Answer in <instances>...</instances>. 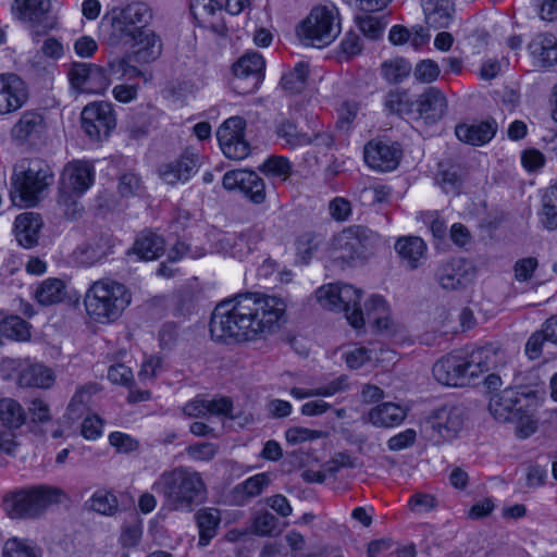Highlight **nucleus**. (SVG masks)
<instances>
[{"instance_id":"1","label":"nucleus","mask_w":557,"mask_h":557,"mask_svg":"<svg viewBox=\"0 0 557 557\" xmlns=\"http://www.w3.org/2000/svg\"><path fill=\"white\" fill-rule=\"evenodd\" d=\"M285 310L286 304L280 297L237 294L215 306L209 325L211 337L224 344L259 339L278 326Z\"/></svg>"},{"instance_id":"2","label":"nucleus","mask_w":557,"mask_h":557,"mask_svg":"<svg viewBox=\"0 0 557 557\" xmlns=\"http://www.w3.org/2000/svg\"><path fill=\"white\" fill-rule=\"evenodd\" d=\"M362 292L348 284H330L317 290L318 301L325 308L343 311L348 323L360 329L366 321L377 331L389 327V307L379 295L371 296L364 304L366 311L360 307Z\"/></svg>"},{"instance_id":"3","label":"nucleus","mask_w":557,"mask_h":557,"mask_svg":"<svg viewBox=\"0 0 557 557\" xmlns=\"http://www.w3.org/2000/svg\"><path fill=\"white\" fill-rule=\"evenodd\" d=\"M152 490L164 497L171 510L193 511L207 498V485L201 474L185 467L164 471L152 484Z\"/></svg>"},{"instance_id":"4","label":"nucleus","mask_w":557,"mask_h":557,"mask_svg":"<svg viewBox=\"0 0 557 557\" xmlns=\"http://www.w3.org/2000/svg\"><path fill=\"white\" fill-rule=\"evenodd\" d=\"M537 400L533 394H524L516 388H505L490 397L488 411L495 420L515 423L517 435L527 438L535 433Z\"/></svg>"},{"instance_id":"5","label":"nucleus","mask_w":557,"mask_h":557,"mask_svg":"<svg viewBox=\"0 0 557 557\" xmlns=\"http://www.w3.org/2000/svg\"><path fill=\"white\" fill-rule=\"evenodd\" d=\"M132 295L125 285L113 280L94 282L85 295L87 314L99 323L117 320L131 304Z\"/></svg>"},{"instance_id":"6","label":"nucleus","mask_w":557,"mask_h":557,"mask_svg":"<svg viewBox=\"0 0 557 557\" xmlns=\"http://www.w3.org/2000/svg\"><path fill=\"white\" fill-rule=\"evenodd\" d=\"M95 182V168L88 161L69 162L60 177L58 203L69 219L81 216L84 207L79 198Z\"/></svg>"},{"instance_id":"7","label":"nucleus","mask_w":557,"mask_h":557,"mask_svg":"<svg viewBox=\"0 0 557 557\" xmlns=\"http://www.w3.org/2000/svg\"><path fill=\"white\" fill-rule=\"evenodd\" d=\"M381 236L363 225H351L334 236L332 256L335 261L350 264L363 261L374 253Z\"/></svg>"},{"instance_id":"8","label":"nucleus","mask_w":557,"mask_h":557,"mask_svg":"<svg viewBox=\"0 0 557 557\" xmlns=\"http://www.w3.org/2000/svg\"><path fill=\"white\" fill-rule=\"evenodd\" d=\"M65 493L55 486L38 485L20 490L4 499L8 515L13 519L37 518L50 506L60 504Z\"/></svg>"},{"instance_id":"9","label":"nucleus","mask_w":557,"mask_h":557,"mask_svg":"<svg viewBox=\"0 0 557 557\" xmlns=\"http://www.w3.org/2000/svg\"><path fill=\"white\" fill-rule=\"evenodd\" d=\"M106 18L110 21L109 41L111 45H143L135 52L136 61L149 63L161 54L162 44L154 33L138 30V27L134 26L133 23L116 14V9H113Z\"/></svg>"},{"instance_id":"10","label":"nucleus","mask_w":557,"mask_h":557,"mask_svg":"<svg viewBox=\"0 0 557 557\" xmlns=\"http://www.w3.org/2000/svg\"><path fill=\"white\" fill-rule=\"evenodd\" d=\"M339 33L338 10L333 4L313 8L299 30L307 45L319 48L330 45Z\"/></svg>"},{"instance_id":"11","label":"nucleus","mask_w":557,"mask_h":557,"mask_svg":"<svg viewBox=\"0 0 557 557\" xmlns=\"http://www.w3.org/2000/svg\"><path fill=\"white\" fill-rule=\"evenodd\" d=\"M52 181L51 169L41 161L34 160L26 170L15 175L13 185L20 193L21 200L27 206H34Z\"/></svg>"},{"instance_id":"12","label":"nucleus","mask_w":557,"mask_h":557,"mask_svg":"<svg viewBox=\"0 0 557 557\" xmlns=\"http://www.w3.org/2000/svg\"><path fill=\"white\" fill-rule=\"evenodd\" d=\"M50 0H14L12 11L28 25L33 36L45 35L57 27V17L51 14Z\"/></svg>"},{"instance_id":"13","label":"nucleus","mask_w":557,"mask_h":557,"mask_svg":"<svg viewBox=\"0 0 557 557\" xmlns=\"http://www.w3.org/2000/svg\"><path fill=\"white\" fill-rule=\"evenodd\" d=\"M246 121L242 116H231L218 128L216 138L227 159L244 160L250 154V144L245 138Z\"/></svg>"},{"instance_id":"14","label":"nucleus","mask_w":557,"mask_h":557,"mask_svg":"<svg viewBox=\"0 0 557 557\" xmlns=\"http://www.w3.org/2000/svg\"><path fill=\"white\" fill-rule=\"evenodd\" d=\"M265 62L258 52H247L233 65V88L242 95L257 90L263 79Z\"/></svg>"},{"instance_id":"15","label":"nucleus","mask_w":557,"mask_h":557,"mask_svg":"<svg viewBox=\"0 0 557 557\" xmlns=\"http://www.w3.org/2000/svg\"><path fill=\"white\" fill-rule=\"evenodd\" d=\"M476 276V268L463 258H451L442 262L435 271V280L446 290H461Z\"/></svg>"},{"instance_id":"16","label":"nucleus","mask_w":557,"mask_h":557,"mask_svg":"<svg viewBox=\"0 0 557 557\" xmlns=\"http://www.w3.org/2000/svg\"><path fill=\"white\" fill-rule=\"evenodd\" d=\"M73 88L86 94H101L110 85L106 70L95 63L74 62L67 73Z\"/></svg>"},{"instance_id":"17","label":"nucleus","mask_w":557,"mask_h":557,"mask_svg":"<svg viewBox=\"0 0 557 557\" xmlns=\"http://www.w3.org/2000/svg\"><path fill=\"white\" fill-rule=\"evenodd\" d=\"M82 127L91 139L108 137L115 127V116L109 102H94L82 111Z\"/></svg>"},{"instance_id":"18","label":"nucleus","mask_w":557,"mask_h":557,"mask_svg":"<svg viewBox=\"0 0 557 557\" xmlns=\"http://www.w3.org/2000/svg\"><path fill=\"white\" fill-rule=\"evenodd\" d=\"M222 184L227 190H240L251 202L256 205H260L265 201L267 195L264 181L252 171H227L223 176Z\"/></svg>"},{"instance_id":"19","label":"nucleus","mask_w":557,"mask_h":557,"mask_svg":"<svg viewBox=\"0 0 557 557\" xmlns=\"http://www.w3.org/2000/svg\"><path fill=\"white\" fill-rule=\"evenodd\" d=\"M463 422L465 409L461 406H443L434 410L425 423L438 438L448 441L461 431Z\"/></svg>"},{"instance_id":"20","label":"nucleus","mask_w":557,"mask_h":557,"mask_svg":"<svg viewBox=\"0 0 557 557\" xmlns=\"http://www.w3.org/2000/svg\"><path fill=\"white\" fill-rule=\"evenodd\" d=\"M277 138L284 147L298 148L315 143L318 146L330 148L333 144L332 136L327 133H317L313 136L299 129L296 123L288 119H283L276 125Z\"/></svg>"},{"instance_id":"21","label":"nucleus","mask_w":557,"mask_h":557,"mask_svg":"<svg viewBox=\"0 0 557 557\" xmlns=\"http://www.w3.org/2000/svg\"><path fill=\"white\" fill-rule=\"evenodd\" d=\"M28 99L25 82L15 74L0 75V114L22 108Z\"/></svg>"},{"instance_id":"22","label":"nucleus","mask_w":557,"mask_h":557,"mask_svg":"<svg viewBox=\"0 0 557 557\" xmlns=\"http://www.w3.org/2000/svg\"><path fill=\"white\" fill-rule=\"evenodd\" d=\"M400 151L394 145L382 141L369 143L364 147V161L373 170L388 172L398 165Z\"/></svg>"},{"instance_id":"23","label":"nucleus","mask_w":557,"mask_h":557,"mask_svg":"<svg viewBox=\"0 0 557 557\" xmlns=\"http://www.w3.org/2000/svg\"><path fill=\"white\" fill-rule=\"evenodd\" d=\"M198 166V156L187 152L175 161L161 165L159 173L166 184L175 185L178 182H187L197 172Z\"/></svg>"},{"instance_id":"24","label":"nucleus","mask_w":557,"mask_h":557,"mask_svg":"<svg viewBox=\"0 0 557 557\" xmlns=\"http://www.w3.org/2000/svg\"><path fill=\"white\" fill-rule=\"evenodd\" d=\"M446 109L447 100L444 94L434 87H430L416 100L414 114L434 123L443 117Z\"/></svg>"},{"instance_id":"25","label":"nucleus","mask_w":557,"mask_h":557,"mask_svg":"<svg viewBox=\"0 0 557 557\" xmlns=\"http://www.w3.org/2000/svg\"><path fill=\"white\" fill-rule=\"evenodd\" d=\"M190 12L196 18L207 23L219 36H225L227 27L222 17V7L215 0H190Z\"/></svg>"},{"instance_id":"26","label":"nucleus","mask_w":557,"mask_h":557,"mask_svg":"<svg viewBox=\"0 0 557 557\" xmlns=\"http://www.w3.org/2000/svg\"><path fill=\"white\" fill-rule=\"evenodd\" d=\"M463 357L458 355H447L441 358L433 366V375L435 380L446 386H463L465 374H462Z\"/></svg>"},{"instance_id":"27","label":"nucleus","mask_w":557,"mask_h":557,"mask_svg":"<svg viewBox=\"0 0 557 557\" xmlns=\"http://www.w3.org/2000/svg\"><path fill=\"white\" fill-rule=\"evenodd\" d=\"M232 408L233 403L227 397L211 400L196 397L185 404L183 407V413L189 418H201L207 414L226 416L232 418Z\"/></svg>"},{"instance_id":"28","label":"nucleus","mask_w":557,"mask_h":557,"mask_svg":"<svg viewBox=\"0 0 557 557\" xmlns=\"http://www.w3.org/2000/svg\"><path fill=\"white\" fill-rule=\"evenodd\" d=\"M42 225V219L38 213L25 212L17 215L14 221V234L17 243L24 248L37 245Z\"/></svg>"},{"instance_id":"29","label":"nucleus","mask_w":557,"mask_h":557,"mask_svg":"<svg viewBox=\"0 0 557 557\" xmlns=\"http://www.w3.org/2000/svg\"><path fill=\"white\" fill-rule=\"evenodd\" d=\"M45 131V121L40 113L26 111L11 129L12 138L18 144L34 143Z\"/></svg>"},{"instance_id":"30","label":"nucleus","mask_w":557,"mask_h":557,"mask_svg":"<svg viewBox=\"0 0 557 557\" xmlns=\"http://www.w3.org/2000/svg\"><path fill=\"white\" fill-rule=\"evenodd\" d=\"M407 414V407L387 401L370 409L367 419L376 428H395L403 423Z\"/></svg>"},{"instance_id":"31","label":"nucleus","mask_w":557,"mask_h":557,"mask_svg":"<svg viewBox=\"0 0 557 557\" xmlns=\"http://www.w3.org/2000/svg\"><path fill=\"white\" fill-rule=\"evenodd\" d=\"M425 23L434 29L447 28L455 11L451 0H421Z\"/></svg>"},{"instance_id":"32","label":"nucleus","mask_w":557,"mask_h":557,"mask_svg":"<svg viewBox=\"0 0 557 557\" xmlns=\"http://www.w3.org/2000/svg\"><path fill=\"white\" fill-rule=\"evenodd\" d=\"M497 125L494 121L478 124H459L455 134L460 141L472 146H482L488 143L496 134Z\"/></svg>"},{"instance_id":"33","label":"nucleus","mask_w":557,"mask_h":557,"mask_svg":"<svg viewBox=\"0 0 557 557\" xmlns=\"http://www.w3.org/2000/svg\"><path fill=\"white\" fill-rule=\"evenodd\" d=\"M194 518L199 534L198 545L206 547L218 534L222 520L221 511L218 508L205 507L199 509Z\"/></svg>"},{"instance_id":"34","label":"nucleus","mask_w":557,"mask_h":557,"mask_svg":"<svg viewBox=\"0 0 557 557\" xmlns=\"http://www.w3.org/2000/svg\"><path fill=\"white\" fill-rule=\"evenodd\" d=\"M528 49L541 66H553L557 63V39L552 34L536 35L529 44Z\"/></svg>"},{"instance_id":"35","label":"nucleus","mask_w":557,"mask_h":557,"mask_svg":"<svg viewBox=\"0 0 557 557\" xmlns=\"http://www.w3.org/2000/svg\"><path fill=\"white\" fill-rule=\"evenodd\" d=\"M395 250L399 257L407 261L410 269H417L420 259L426 253V244L417 236L400 237L395 243Z\"/></svg>"},{"instance_id":"36","label":"nucleus","mask_w":557,"mask_h":557,"mask_svg":"<svg viewBox=\"0 0 557 557\" xmlns=\"http://www.w3.org/2000/svg\"><path fill=\"white\" fill-rule=\"evenodd\" d=\"M271 483L270 475L265 472L255 474L234 487V498L238 505L248 503L259 496Z\"/></svg>"},{"instance_id":"37","label":"nucleus","mask_w":557,"mask_h":557,"mask_svg":"<svg viewBox=\"0 0 557 557\" xmlns=\"http://www.w3.org/2000/svg\"><path fill=\"white\" fill-rule=\"evenodd\" d=\"M55 376L53 371L40 363L23 369L18 376V383L26 387L49 388L53 385Z\"/></svg>"},{"instance_id":"38","label":"nucleus","mask_w":557,"mask_h":557,"mask_svg":"<svg viewBox=\"0 0 557 557\" xmlns=\"http://www.w3.org/2000/svg\"><path fill=\"white\" fill-rule=\"evenodd\" d=\"M164 246L161 236L147 232L137 237L133 246V252L143 260H153L164 251Z\"/></svg>"},{"instance_id":"39","label":"nucleus","mask_w":557,"mask_h":557,"mask_svg":"<svg viewBox=\"0 0 557 557\" xmlns=\"http://www.w3.org/2000/svg\"><path fill=\"white\" fill-rule=\"evenodd\" d=\"M65 297V284L60 278L50 277L42 281L35 290V298L42 306L61 302Z\"/></svg>"},{"instance_id":"40","label":"nucleus","mask_w":557,"mask_h":557,"mask_svg":"<svg viewBox=\"0 0 557 557\" xmlns=\"http://www.w3.org/2000/svg\"><path fill=\"white\" fill-rule=\"evenodd\" d=\"M384 108L389 113L411 116L416 112V100L406 90H389L384 98Z\"/></svg>"},{"instance_id":"41","label":"nucleus","mask_w":557,"mask_h":557,"mask_svg":"<svg viewBox=\"0 0 557 557\" xmlns=\"http://www.w3.org/2000/svg\"><path fill=\"white\" fill-rule=\"evenodd\" d=\"M72 256L76 263L84 267H91L102 261L108 256V250L99 240L87 242L79 245L73 251Z\"/></svg>"},{"instance_id":"42","label":"nucleus","mask_w":557,"mask_h":557,"mask_svg":"<svg viewBox=\"0 0 557 557\" xmlns=\"http://www.w3.org/2000/svg\"><path fill=\"white\" fill-rule=\"evenodd\" d=\"M348 388V382L347 376L342 375L329 384L324 386H320L318 388H299V387H293L290 389V395L297 399H305L309 397H331L337 393L344 392Z\"/></svg>"},{"instance_id":"43","label":"nucleus","mask_w":557,"mask_h":557,"mask_svg":"<svg viewBox=\"0 0 557 557\" xmlns=\"http://www.w3.org/2000/svg\"><path fill=\"white\" fill-rule=\"evenodd\" d=\"M0 421L10 429H18L26 421V413L18 401L13 398L0 399Z\"/></svg>"},{"instance_id":"44","label":"nucleus","mask_w":557,"mask_h":557,"mask_svg":"<svg viewBox=\"0 0 557 557\" xmlns=\"http://www.w3.org/2000/svg\"><path fill=\"white\" fill-rule=\"evenodd\" d=\"M541 224L548 231L557 230V183L546 189L539 212Z\"/></svg>"},{"instance_id":"45","label":"nucleus","mask_w":557,"mask_h":557,"mask_svg":"<svg viewBox=\"0 0 557 557\" xmlns=\"http://www.w3.org/2000/svg\"><path fill=\"white\" fill-rule=\"evenodd\" d=\"M115 9L116 14L121 15L122 18L133 23L134 26L138 27V30L146 32L145 26L151 17V11L147 3L132 2L124 8Z\"/></svg>"},{"instance_id":"46","label":"nucleus","mask_w":557,"mask_h":557,"mask_svg":"<svg viewBox=\"0 0 557 557\" xmlns=\"http://www.w3.org/2000/svg\"><path fill=\"white\" fill-rule=\"evenodd\" d=\"M218 248L221 252L235 259H243L250 253L246 238L239 234H227L218 240Z\"/></svg>"},{"instance_id":"47","label":"nucleus","mask_w":557,"mask_h":557,"mask_svg":"<svg viewBox=\"0 0 557 557\" xmlns=\"http://www.w3.org/2000/svg\"><path fill=\"white\" fill-rule=\"evenodd\" d=\"M308 74V63L298 62L292 71L283 75L281 85L283 89L289 91L290 94H299L306 87Z\"/></svg>"},{"instance_id":"48","label":"nucleus","mask_w":557,"mask_h":557,"mask_svg":"<svg viewBox=\"0 0 557 557\" xmlns=\"http://www.w3.org/2000/svg\"><path fill=\"white\" fill-rule=\"evenodd\" d=\"M381 72L389 84H398L408 77L411 64L403 58H394L382 63Z\"/></svg>"},{"instance_id":"49","label":"nucleus","mask_w":557,"mask_h":557,"mask_svg":"<svg viewBox=\"0 0 557 557\" xmlns=\"http://www.w3.org/2000/svg\"><path fill=\"white\" fill-rule=\"evenodd\" d=\"M474 363H480L485 372L495 369L503 361L504 352L497 344H487L472 350Z\"/></svg>"},{"instance_id":"50","label":"nucleus","mask_w":557,"mask_h":557,"mask_svg":"<svg viewBox=\"0 0 557 557\" xmlns=\"http://www.w3.org/2000/svg\"><path fill=\"white\" fill-rule=\"evenodd\" d=\"M436 183L446 194L458 195L462 184L459 166L449 165L445 168L441 163L436 175Z\"/></svg>"},{"instance_id":"51","label":"nucleus","mask_w":557,"mask_h":557,"mask_svg":"<svg viewBox=\"0 0 557 557\" xmlns=\"http://www.w3.org/2000/svg\"><path fill=\"white\" fill-rule=\"evenodd\" d=\"M0 333L14 341H27L30 336L28 323L17 315L3 319L0 323Z\"/></svg>"},{"instance_id":"52","label":"nucleus","mask_w":557,"mask_h":557,"mask_svg":"<svg viewBox=\"0 0 557 557\" xmlns=\"http://www.w3.org/2000/svg\"><path fill=\"white\" fill-rule=\"evenodd\" d=\"M89 509L100 515L113 516L119 509V502L113 493L100 490L90 497Z\"/></svg>"},{"instance_id":"53","label":"nucleus","mask_w":557,"mask_h":557,"mask_svg":"<svg viewBox=\"0 0 557 557\" xmlns=\"http://www.w3.org/2000/svg\"><path fill=\"white\" fill-rule=\"evenodd\" d=\"M3 557H41V550L34 544L17 537L9 539L2 549Z\"/></svg>"},{"instance_id":"54","label":"nucleus","mask_w":557,"mask_h":557,"mask_svg":"<svg viewBox=\"0 0 557 557\" xmlns=\"http://www.w3.org/2000/svg\"><path fill=\"white\" fill-rule=\"evenodd\" d=\"M550 322V318L545 320L542 324L541 330L534 332L527 341L524 351L529 359L535 360L540 358L543 351V345L545 342H550L549 334L546 330L547 324Z\"/></svg>"},{"instance_id":"55","label":"nucleus","mask_w":557,"mask_h":557,"mask_svg":"<svg viewBox=\"0 0 557 557\" xmlns=\"http://www.w3.org/2000/svg\"><path fill=\"white\" fill-rule=\"evenodd\" d=\"M320 246L319 237L312 233H305L296 240V256L302 263H308Z\"/></svg>"},{"instance_id":"56","label":"nucleus","mask_w":557,"mask_h":557,"mask_svg":"<svg viewBox=\"0 0 557 557\" xmlns=\"http://www.w3.org/2000/svg\"><path fill=\"white\" fill-rule=\"evenodd\" d=\"M260 170L273 176L282 177L286 180L292 173V164L285 157L272 156L260 166Z\"/></svg>"},{"instance_id":"57","label":"nucleus","mask_w":557,"mask_h":557,"mask_svg":"<svg viewBox=\"0 0 557 557\" xmlns=\"http://www.w3.org/2000/svg\"><path fill=\"white\" fill-rule=\"evenodd\" d=\"M326 432L320 430H311L302 426H293L286 430V441L292 444H300L326 437Z\"/></svg>"},{"instance_id":"58","label":"nucleus","mask_w":557,"mask_h":557,"mask_svg":"<svg viewBox=\"0 0 557 557\" xmlns=\"http://www.w3.org/2000/svg\"><path fill=\"white\" fill-rule=\"evenodd\" d=\"M358 200L363 206H373L383 202L389 196V188L383 185L362 187L358 194Z\"/></svg>"},{"instance_id":"59","label":"nucleus","mask_w":557,"mask_h":557,"mask_svg":"<svg viewBox=\"0 0 557 557\" xmlns=\"http://www.w3.org/2000/svg\"><path fill=\"white\" fill-rule=\"evenodd\" d=\"M277 519L269 511H260L256 515L252 529L258 535H270L277 527Z\"/></svg>"},{"instance_id":"60","label":"nucleus","mask_w":557,"mask_h":557,"mask_svg":"<svg viewBox=\"0 0 557 557\" xmlns=\"http://www.w3.org/2000/svg\"><path fill=\"white\" fill-rule=\"evenodd\" d=\"M98 392L97 384H86L84 386H81L74 396L72 397L70 404H69V411L71 413H77L81 411V408L84 407L90 399L91 395L96 394Z\"/></svg>"},{"instance_id":"61","label":"nucleus","mask_w":557,"mask_h":557,"mask_svg":"<svg viewBox=\"0 0 557 557\" xmlns=\"http://www.w3.org/2000/svg\"><path fill=\"white\" fill-rule=\"evenodd\" d=\"M131 57L125 55L116 58L109 62V70L111 75H119L120 77L128 76L136 77L140 71L131 63Z\"/></svg>"},{"instance_id":"62","label":"nucleus","mask_w":557,"mask_h":557,"mask_svg":"<svg viewBox=\"0 0 557 557\" xmlns=\"http://www.w3.org/2000/svg\"><path fill=\"white\" fill-rule=\"evenodd\" d=\"M359 29L370 39H377L384 29V24L372 15H364L357 18Z\"/></svg>"},{"instance_id":"63","label":"nucleus","mask_w":557,"mask_h":557,"mask_svg":"<svg viewBox=\"0 0 557 557\" xmlns=\"http://www.w3.org/2000/svg\"><path fill=\"white\" fill-rule=\"evenodd\" d=\"M117 189L122 197L139 195L143 189L141 181L134 173H124L120 177Z\"/></svg>"},{"instance_id":"64","label":"nucleus","mask_w":557,"mask_h":557,"mask_svg":"<svg viewBox=\"0 0 557 557\" xmlns=\"http://www.w3.org/2000/svg\"><path fill=\"white\" fill-rule=\"evenodd\" d=\"M414 77L421 83H431L440 75V67L432 60H423L416 65Z\"/></svg>"}]
</instances>
